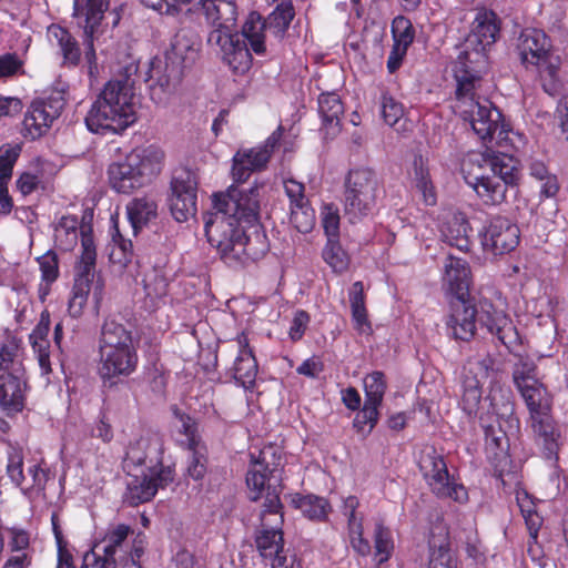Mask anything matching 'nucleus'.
Instances as JSON below:
<instances>
[{
  "instance_id": "nucleus-7",
  "label": "nucleus",
  "mask_w": 568,
  "mask_h": 568,
  "mask_svg": "<svg viewBox=\"0 0 568 568\" xmlns=\"http://www.w3.org/2000/svg\"><path fill=\"white\" fill-rule=\"evenodd\" d=\"M260 515L261 525L255 530L254 542L256 550L271 568H302L295 557L288 558L285 550L283 526V508L272 510L264 500Z\"/></svg>"
},
{
  "instance_id": "nucleus-21",
  "label": "nucleus",
  "mask_w": 568,
  "mask_h": 568,
  "mask_svg": "<svg viewBox=\"0 0 568 568\" xmlns=\"http://www.w3.org/2000/svg\"><path fill=\"white\" fill-rule=\"evenodd\" d=\"M477 321L489 334L496 336L509 352H514L520 345V336L511 318L503 311L496 310L491 303H480V310L477 311Z\"/></svg>"
},
{
  "instance_id": "nucleus-46",
  "label": "nucleus",
  "mask_w": 568,
  "mask_h": 568,
  "mask_svg": "<svg viewBox=\"0 0 568 568\" xmlns=\"http://www.w3.org/2000/svg\"><path fill=\"white\" fill-rule=\"evenodd\" d=\"M488 398L491 409L497 417L507 418L509 423L515 422L516 426L518 425L519 420L514 416L515 406L511 400L510 390L500 387L493 388Z\"/></svg>"
},
{
  "instance_id": "nucleus-19",
  "label": "nucleus",
  "mask_w": 568,
  "mask_h": 568,
  "mask_svg": "<svg viewBox=\"0 0 568 568\" xmlns=\"http://www.w3.org/2000/svg\"><path fill=\"white\" fill-rule=\"evenodd\" d=\"M185 11L186 16L201 11L206 23L212 27L209 33L226 36L234 32L237 21L235 0H195Z\"/></svg>"
},
{
  "instance_id": "nucleus-41",
  "label": "nucleus",
  "mask_w": 568,
  "mask_h": 568,
  "mask_svg": "<svg viewBox=\"0 0 568 568\" xmlns=\"http://www.w3.org/2000/svg\"><path fill=\"white\" fill-rule=\"evenodd\" d=\"M109 8V0H87L84 4L74 0V17L87 21V28L99 27L104 12Z\"/></svg>"
},
{
  "instance_id": "nucleus-55",
  "label": "nucleus",
  "mask_w": 568,
  "mask_h": 568,
  "mask_svg": "<svg viewBox=\"0 0 568 568\" xmlns=\"http://www.w3.org/2000/svg\"><path fill=\"white\" fill-rule=\"evenodd\" d=\"M145 294L151 298H160L165 294L166 283L161 270L152 267L146 271L142 278Z\"/></svg>"
},
{
  "instance_id": "nucleus-62",
  "label": "nucleus",
  "mask_w": 568,
  "mask_h": 568,
  "mask_svg": "<svg viewBox=\"0 0 568 568\" xmlns=\"http://www.w3.org/2000/svg\"><path fill=\"white\" fill-rule=\"evenodd\" d=\"M22 125V134L26 138H30L31 140L40 138L48 131V129L42 125L41 118H38L37 113L33 112L32 105L29 106L27 113L24 114Z\"/></svg>"
},
{
  "instance_id": "nucleus-53",
  "label": "nucleus",
  "mask_w": 568,
  "mask_h": 568,
  "mask_svg": "<svg viewBox=\"0 0 568 568\" xmlns=\"http://www.w3.org/2000/svg\"><path fill=\"white\" fill-rule=\"evenodd\" d=\"M131 531L130 526L120 524L110 529L104 538L105 545L100 546V551L108 557L115 558L118 551L122 547V542L128 538Z\"/></svg>"
},
{
  "instance_id": "nucleus-61",
  "label": "nucleus",
  "mask_w": 568,
  "mask_h": 568,
  "mask_svg": "<svg viewBox=\"0 0 568 568\" xmlns=\"http://www.w3.org/2000/svg\"><path fill=\"white\" fill-rule=\"evenodd\" d=\"M195 0H141V2L161 14L178 16L183 6L193 3Z\"/></svg>"
},
{
  "instance_id": "nucleus-18",
  "label": "nucleus",
  "mask_w": 568,
  "mask_h": 568,
  "mask_svg": "<svg viewBox=\"0 0 568 568\" xmlns=\"http://www.w3.org/2000/svg\"><path fill=\"white\" fill-rule=\"evenodd\" d=\"M283 134V128L280 125L264 142L263 145L239 151L233 158L232 174L237 183L245 182L252 172L261 171L266 168L271 155Z\"/></svg>"
},
{
  "instance_id": "nucleus-12",
  "label": "nucleus",
  "mask_w": 568,
  "mask_h": 568,
  "mask_svg": "<svg viewBox=\"0 0 568 568\" xmlns=\"http://www.w3.org/2000/svg\"><path fill=\"white\" fill-rule=\"evenodd\" d=\"M97 251L93 240L90 236H82V253L77 265V274L72 288V296L69 301V312L77 317L88 301V296L93 285V298L98 304L102 297L103 284L100 280L94 282L95 276Z\"/></svg>"
},
{
  "instance_id": "nucleus-4",
  "label": "nucleus",
  "mask_w": 568,
  "mask_h": 568,
  "mask_svg": "<svg viewBox=\"0 0 568 568\" xmlns=\"http://www.w3.org/2000/svg\"><path fill=\"white\" fill-rule=\"evenodd\" d=\"M163 161L164 152L159 146L136 148L123 161L109 166L110 184L119 193H131L158 175Z\"/></svg>"
},
{
  "instance_id": "nucleus-10",
  "label": "nucleus",
  "mask_w": 568,
  "mask_h": 568,
  "mask_svg": "<svg viewBox=\"0 0 568 568\" xmlns=\"http://www.w3.org/2000/svg\"><path fill=\"white\" fill-rule=\"evenodd\" d=\"M456 111L465 121H468L484 142H489L491 145L495 142L499 145L506 140L507 131L505 126L499 123L501 113L491 106V103L484 99L476 98V91L456 94Z\"/></svg>"
},
{
  "instance_id": "nucleus-13",
  "label": "nucleus",
  "mask_w": 568,
  "mask_h": 568,
  "mask_svg": "<svg viewBox=\"0 0 568 568\" xmlns=\"http://www.w3.org/2000/svg\"><path fill=\"white\" fill-rule=\"evenodd\" d=\"M138 362L136 349L99 352L98 375L108 398L118 390L128 389L125 378L136 371Z\"/></svg>"
},
{
  "instance_id": "nucleus-57",
  "label": "nucleus",
  "mask_w": 568,
  "mask_h": 568,
  "mask_svg": "<svg viewBox=\"0 0 568 568\" xmlns=\"http://www.w3.org/2000/svg\"><path fill=\"white\" fill-rule=\"evenodd\" d=\"M83 31H84V59L88 64V74L91 79H95L99 74V67L97 62V54L93 45V34L98 27H93L92 29L87 28V21L83 20Z\"/></svg>"
},
{
  "instance_id": "nucleus-25",
  "label": "nucleus",
  "mask_w": 568,
  "mask_h": 568,
  "mask_svg": "<svg viewBox=\"0 0 568 568\" xmlns=\"http://www.w3.org/2000/svg\"><path fill=\"white\" fill-rule=\"evenodd\" d=\"M443 288L446 293L459 298H468L471 284L469 264L459 257L448 255L443 264Z\"/></svg>"
},
{
  "instance_id": "nucleus-43",
  "label": "nucleus",
  "mask_w": 568,
  "mask_h": 568,
  "mask_svg": "<svg viewBox=\"0 0 568 568\" xmlns=\"http://www.w3.org/2000/svg\"><path fill=\"white\" fill-rule=\"evenodd\" d=\"M471 231L467 219L464 215H458L449 222L445 236L449 245L460 251H468L470 246L469 234Z\"/></svg>"
},
{
  "instance_id": "nucleus-63",
  "label": "nucleus",
  "mask_w": 568,
  "mask_h": 568,
  "mask_svg": "<svg viewBox=\"0 0 568 568\" xmlns=\"http://www.w3.org/2000/svg\"><path fill=\"white\" fill-rule=\"evenodd\" d=\"M22 125V134L26 138H30L31 140L40 138L48 131V129L42 125L41 118H38L37 113L33 112L32 105L29 106L27 113L24 114Z\"/></svg>"
},
{
  "instance_id": "nucleus-22",
  "label": "nucleus",
  "mask_w": 568,
  "mask_h": 568,
  "mask_svg": "<svg viewBox=\"0 0 568 568\" xmlns=\"http://www.w3.org/2000/svg\"><path fill=\"white\" fill-rule=\"evenodd\" d=\"M519 243V229L504 216H494L481 234V245L485 252L493 255H504Z\"/></svg>"
},
{
  "instance_id": "nucleus-31",
  "label": "nucleus",
  "mask_w": 568,
  "mask_h": 568,
  "mask_svg": "<svg viewBox=\"0 0 568 568\" xmlns=\"http://www.w3.org/2000/svg\"><path fill=\"white\" fill-rule=\"evenodd\" d=\"M132 332L114 320L104 322L99 341V352L134 351Z\"/></svg>"
},
{
  "instance_id": "nucleus-3",
  "label": "nucleus",
  "mask_w": 568,
  "mask_h": 568,
  "mask_svg": "<svg viewBox=\"0 0 568 568\" xmlns=\"http://www.w3.org/2000/svg\"><path fill=\"white\" fill-rule=\"evenodd\" d=\"M195 57L194 40L186 29L179 30L172 38L170 49L162 58L155 57L150 62L145 81L152 100L162 103L168 95L175 92L184 72V68Z\"/></svg>"
},
{
  "instance_id": "nucleus-29",
  "label": "nucleus",
  "mask_w": 568,
  "mask_h": 568,
  "mask_svg": "<svg viewBox=\"0 0 568 568\" xmlns=\"http://www.w3.org/2000/svg\"><path fill=\"white\" fill-rule=\"evenodd\" d=\"M530 426L537 443L542 446L545 456L548 459L555 457L560 445V432L551 416V412L530 417Z\"/></svg>"
},
{
  "instance_id": "nucleus-27",
  "label": "nucleus",
  "mask_w": 568,
  "mask_h": 568,
  "mask_svg": "<svg viewBox=\"0 0 568 568\" xmlns=\"http://www.w3.org/2000/svg\"><path fill=\"white\" fill-rule=\"evenodd\" d=\"M163 444L159 436L141 437L135 443L130 444L125 457L124 466H141L149 460L148 467L160 468L163 465Z\"/></svg>"
},
{
  "instance_id": "nucleus-48",
  "label": "nucleus",
  "mask_w": 568,
  "mask_h": 568,
  "mask_svg": "<svg viewBox=\"0 0 568 568\" xmlns=\"http://www.w3.org/2000/svg\"><path fill=\"white\" fill-rule=\"evenodd\" d=\"M0 371H3V373L24 374L19 358V346L14 339H8L0 346Z\"/></svg>"
},
{
  "instance_id": "nucleus-33",
  "label": "nucleus",
  "mask_w": 568,
  "mask_h": 568,
  "mask_svg": "<svg viewBox=\"0 0 568 568\" xmlns=\"http://www.w3.org/2000/svg\"><path fill=\"white\" fill-rule=\"evenodd\" d=\"M501 155L508 154L495 151L493 146H487L481 153H469L462 162V173L466 184L474 189V184L470 183V176L478 178V180L486 178L488 175L486 169H489L491 172V160Z\"/></svg>"
},
{
  "instance_id": "nucleus-36",
  "label": "nucleus",
  "mask_w": 568,
  "mask_h": 568,
  "mask_svg": "<svg viewBox=\"0 0 568 568\" xmlns=\"http://www.w3.org/2000/svg\"><path fill=\"white\" fill-rule=\"evenodd\" d=\"M518 389L528 407L530 417L551 412V397L542 384L539 382L524 384V387Z\"/></svg>"
},
{
  "instance_id": "nucleus-52",
  "label": "nucleus",
  "mask_w": 568,
  "mask_h": 568,
  "mask_svg": "<svg viewBox=\"0 0 568 568\" xmlns=\"http://www.w3.org/2000/svg\"><path fill=\"white\" fill-rule=\"evenodd\" d=\"M291 223L301 233L312 231L315 224V212L308 202L291 207Z\"/></svg>"
},
{
  "instance_id": "nucleus-56",
  "label": "nucleus",
  "mask_w": 568,
  "mask_h": 568,
  "mask_svg": "<svg viewBox=\"0 0 568 568\" xmlns=\"http://www.w3.org/2000/svg\"><path fill=\"white\" fill-rule=\"evenodd\" d=\"M190 459L186 467L187 475L194 480H201L206 474L205 448L202 445L190 447Z\"/></svg>"
},
{
  "instance_id": "nucleus-60",
  "label": "nucleus",
  "mask_w": 568,
  "mask_h": 568,
  "mask_svg": "<svg viewBox=\"0 0 568 568\" xmlns=\"http://www.w3.org/2000/svg\"><path fill=\"white\" fill-rule=\"evenodd\" d=\"M415 181L416 189L422 193L425 204L434 205L436 203V195L428 176V171L422 165L418 168L417 161H415Z\"/></svg>"
},
{
  "instance_id": "nucleus-17",
  "label": "nucleus",
  "mask_w": 568,
  "mask_h": 568,
  "mask_svg": "<svg viewBox=\"0 0 568 568\" xmlns=\"http://www.w3.org/2000/svg\"><path fill=\"white\" fill-rule=\"evenodd\" d=\"M233 355H236L232 366L234 379L245 388L253 387L257 375V362L244 333L235 341L225 343L217 356L222 362L227 363Z\"/></svg>"
},
{
  "instance_id": "nucleus-47",
  "label": "nucleus",
  "mask_w": 568,
  "mask_h": 568,
  "mask_svg": "<svg viewBox=\"0 0 568 568\" xmlns=\"http://www.w3.org/2000/svg\"><path fill=\"white\" fill-rule=\"evenodd\" d=\"M365 402L379 407L382 405L387 384L382 372L375 371L364 378Z\"/></svg>"
},
{
  "instance_id": "nucleus-34",
  "label": "nucleus",
  "mask_w": 568,
  "mask_h": 568,
  "mask_svg": "<svg viewBox=\"0 0 568 568\" xmlns=\"http://www.w3.org/2000/svg\"><path fill=\"white\" fill-rule=\"evenodd\" d=\"M126 213L133 233L136 234L139 230L156 217L158 205L150 197H135L128 203Z\"/></svg>"
},
{
  "instance_id": "nucleus-49",
  "label": "nucleus",
  "mask_w": 568,
  "mask_h": 568,
  "mask_svg": "<svg viewBox=\"0 0 568 568\" xmlns=\"http://www.w3.org/2000/svg\"><path fill=\"white\" fill-rule=\"evenodd\" d=\"M22 151L19 143H6L0 146V182L8 183L12 178L13 166Z\"/></svg>"
},
{
  "instance_id": "nucleus-54",
  "label": "nucleus",
  "mask_w": 568,
  "mask_h": 568,
  "mask_svg": "<svg viewBox=\"0 0 568 568\" xmlns=\"http://www.w3.org/2000/svg\"><path fill=\"white\" fill-rule=\"evenodd\" d=\"M392 36L394 44L409 48L415 38V30L409 19L397 16L392 22Z\"/></svg>"
},
{
  "instance_id": "nucleus-28",
  "label": "nucleus",
  "mask_w": 568,
  "mask_h": 568,
  "mask_svg": "<svg viewBox=\"0 0 568 568\" xmlns=\"http://www.w3.org/2000/svg\"><path fill=\"white\" fill-rule=\"evenodd\" d=\"M24 390V374L2 373L0 375V407L7 415H14L23 409Z\"/></svg>"
},
{
  "instance_id": "nucleus-40",
  "label": "nucleus",
  "mask_w": 568,
  "mask_h": 568,
  "mask_svg": "<svg viewBox=\"0 0 568 568\" xmlns=\"http://www.w3.org/2000/svg\"><path fill=\"white\" fill-rule=\"evenodd\" d=\"M57 568H75L70 554L61 555ZM81 568H116V558L108 557L100 551V545H95L91 551L83 556Z\"/></svg>"
},
{
  "instance_id": "nucleus-20",
  "label": "nucleus",
  "mask_w": 568,
  "mask_h": 568,
  "mask_svg": "<svg viewBox=\"0 0 568 568\" xmlns=\"http://www.w3.org/2000/svg\"><path fill=\"white\" fill-rule=\"evenodd\" d=\"M207 44L219 48L223 61L236 74H244L251 69L253 50L248 41L241 39L237 32L226 36L220 33H209Z\"/></svg>"
},
{
  "instance_id": "nucleus-8",
  "label": "nucleus",
  "mask_w": 568,
  "mask_h": 568,
  "mask_svg": "<svg viewBox=\"0 0 568 568\" xmlns=\"http://www.w3.org/2000/svg\"><path fill=\"white\" fill-rule=\"evenodd\" d=\"M491 174L486 178L470 176L474 191L486 205H500L509 195L515 196L519 183L518 161L511 155H501L491 160Z\"/></svg>"
},
{
  "instance_id": "nucleus-35",
  "label": "nucleus",
  "mask_w": 568,
  "mask_h": 568,
  "mask_svg": "<svg viewBox=\"0 0 568 568\" xmlns=\"http://www.w3.org/2000/svg\"><path fill=\"white\" fill-rule=\"evenodd\" d=\"M48 36L51 42L55 43L63 57V63L75 67L80 61V48L77 40L71 33L57 24H52L48 29Z\"/></svg>"
},
{
  "instance_id": "nucleus-39",
  "label": "nucleus",
  "mask_w": 568,
  "mask_h": 568,
  "mask_svg": "<svg viewBox=\"0 0 568 568\" xmlns=\"http://www.w3.org/2000/svg\"><path fill=\"white\" fill-rule=\"evenodd\" d=\"M31 105L37 116L41 118L42 125L49 130L52 122L60 116L65 101L61 92H54L47 98L36 99Z\"/></svg>"
},
{
  "instance_id": "nucleus-1",
  "label": "nucleus",
  "mask_w": 568,
  "mask_h": 568,
  "mask_svg": "<svg viewBox=\"0 0 568 568\" xmlns=\"http://www.w3.org/2000/svg\"><path fill=\"white\" fill-rule=\"evenodd\" d=\"M213 204L216 212L205 220V234L225 263L246 265L268 252L267 236L258 223L257 187L244 191L231 185L213 196Z\"/></svg>"
},
{
  "instance_id": "nucleus-24",
  "label": "nucleus",
  "mask_w": 568,
  "mask_h": 568,
  "mask_svg": "<svg viewBox=\"0 0 568 568\" xmlns=\"http://www.w3.org/2000/svg\"><path fill=\"white\" fill-rule=\"evenodd\" d=\"M477 308L469 298L450 302V312L446 320L448 334L455 338L468 342L475 335Z\"/></svg>"
},
{
  "instance_id": "nucleus-45",
  "label": "nucleus",
  "mask_w": 568,
  "mask_h": 568,
  "mask_svg": "<svg viewBox=\"0 0 568 568\" xmlns=\"http://www.w3.org/2000/svg\"><path fill=\"white\" fill-rule=\"evenodd\" d=\"M460 406L468 416H476L481 400V386L476 376L466 375L463 381Z\"/></svg>"
},
{
  "instance_id": "nucleus-44",
  "label": "nucleus",
  "mask_w": 568,
  "mask_h": 568,
  "mask_svg": "<svg viewBox=\"0 0 568 568\" xmlns=\"http://www.w3.org/2000/svg\"><path fill=\"white\" fill-rule=\"evenodd\" d=\"M3 445L7 454V475L16 486H21L26 478L23 477V450L21 447L12 445L0 437V446Z\"/></svg>"
},
{
  "instance_id": "nucleus-11",
  "label": "nucleus",
  "mask_w": 568,
  "mask_h": 568,
  "mask_svg": "<svg viewBox=\"0 0 568 568\" xmlns=\"http://www.w3.org/2000/svg\"><path fill=\"white\" fill-rule=\"evenodd\" d=\"M419 469L432 493L438 498H449L458 503L468 499L466 488L449 474L444 456L434 447L422 452Z\"/></svg>"
},
{
  "instance_id": "nucleus-6",
  "label": "nucleus",
  "mask_w": 568,
  "mask_h": 568,
  "mask_svg": "<svg viewBox=\"0 0 568 568\" xmlns=\"http://www.w3.org/2000/svg\"><path fill=\"white\" fill-rule=\"evenodd\" d=\"M379 181L368 168L349 170L344 181L343 213L352 224L371 215L377 204Z\"/></svg>"
},
{
  "instance_id": "nucleus-38",
  "label": "nucleus",
  "mask_w": 568,
  "mask_h": 568,
  "mask_svg": "<svg viewBox=\"0 0 568 568\" xmlns=\"http://www.w3.org/2000/svg\"><path fill=\"white\" fill-rule=\"evenodd\" d=\"M292 505L302 511L311 520H325L331 509L328 501L315 495L295 494L292 497Z\"/></svg>"
},
{
  "instance_id": "nucleus-50",
  "label": "nucleus",
  "mask_w": 568,
  "mask_h": 568,
  "mask_svg": "<svg viewBox=\"0 0 568 568\" xmlns=\"http://www.w3.org/2000/svg\"><path fill=\"white\" fill-rule=\"evenodd\" d=\"M323 258L334 270V272L342 273L348 267V255L342 248L336 239H328L327 244L323 250Z\"/></svg>"
},
{
  "instance_id": "nucleus-37",
  "label": "nucleus",
  "mask_w": 568,
  "mask_h": 568,
  "mask_svg": "<svg viewBox=\"0 0 568 568\" xmlns=\"http://www.w3.org/2000/svg\"><path fill=\"white\" fill-rule=\"evenodd\" d=\"M442 530L443 534L438 537L433 534L428 541L429 561L427 568H457L449 547L448 534L444 528Z\"/></svg>"
},
{
  "instance_id": "nucleus-59",
  "label": "nucleus",
  "mask_w": 568,
  "mask_h": 568,
  "mask_svg": "<svg viewBox=\"0 0 568 568\" xmlns=\"http://www.w3.org/2000/svg\"><path fill=\"white\" fill-rule=\"evenodd\" d=\"M38 263L41 271V278L47 285L52 284L59 276V261L58 255L53 251H48L40 257Z\"/></svg>"
},
{
  "instance_id": "nucleus-51",
  "label": "nucleus",
  "mask_w": 568,
  "mask_h": 568,
  "mask_svg": "<svg viewBox=\"0 0 568 568\" xmlns=\"http://www.w3.org/2000/svg\"><path fill=\"white\" fill-rule=\"evenodd\" d=\"M378 408L377 406L364 403L363 408L357 412L353 420V427L363 437L368 436L376 426L379 418Z\"/></svg>"
},
{
  "instance_id": "nucleus-26",
  "label": "nucleus",
  "mask_w": 568,
  "mask_h": 568,
  "mask_svg": "<svg viewBox=\"0 0 568 568\" xmlns=\"http://www.w3.org/2000/svg\"><path fill=\"white\" fill-rule=\"evenodd\" d=\"M501 21L496 12L483 8L476 11L470 26V31L466 37L467 45L484 47L489 49L500 34Z\"/></svg>"
},
{
  "instance_id": "nucleus-16",
  "label": "nucleus",
  "mask_w": 568,
  "mask_h": 568,
  "mask_svg": "<svg viewBox=\"0 0 568 568\" xmlns=\"http://www.w3.org/2000/svg\"><path fill=\"white\" fill-rule=\"evenodd\" d=\"M149 473L142 476H133L126 484L123 496L129 506H138L150 501L159 488H164L174 479V469L171 465L148 467Z\"/></svg>"
},
{
  "instance_id": "nucleus-5",
  "label": "nucleus",
  "mask_w": 568,
  "mask_h": 568,
  "mask_svg": "<svg viewBox=\"0 0 568 568\" xmlns=\"http://www.w3.org/2000/svg\"><path fill=\"white\" fill-rule=\"evenodd\" d=\"M282 457L277 447L266 446L258 458L253 460L247 474L246 485L253 501L264 497L266 506L272 510L283 508L280 499L282 493Z\"/></svg>"
},
{
  "instance_id": "nucleus-23",
  "label": "nucleus",
  "mask_w": 568,
  "mask_h": 568,
  "mask_svg": "<svg viewBox=\"0 0 568 568\" xmlns=\"http://www.w3.org/2000/svg\"><path fill=\"white\" fill-rule=\"evenodd\" d=\"M517 50L527 67H537L558 57L551 52L550 39L539 29H525L519 36Z\"/></svg>"
},
{
  "instance_id": "nucleus-2",
  "label": "nucleus",
  "mask_w": 568,
  "mask_h": 568,
  "mask_svg": "<svg viewBox=\"0 0 568 568\" xmlns=\"http://www.w3.org/2000/svg\"><path fill=\"white\" fill-rule=\"evenodd\" d=\"M136 73L138 65L131 62L104 85L85 116L91 132L118 133L136 121L133 103Z\"/></svg>"
},
{
  "instance_id": "nucleus-15",
  "label": "nucleus",
  "mask_w": 568,
  "mask_h": 568,
  "mask_svg": "<svg viewBox=\"0 0 568 568\" xmlns=\"http://www.w3.org/2000/svg\"><path fill=\"white\" fill-rule=\"evenodd\" d=\"M488 67L487 49L478 45H467L459 52L455 62V78L457 81L456 94L476 91L481 82V74Z\"/></svg>"
},
{
  "instance_id": "nucleus-42",
  "label": "nucleus",
  "mask_w": 568,
  "mask_h": 568,
  "mask_svg": "<svg viewBox=\"0 0 568 568\" xmlns=\"http://www.w3.org/2000/svg\"><path fill=\"white\" fill-rule=\"evenodd\" d=\"M559 65V57L537 65L541 88L550 97H557L561 93L562 84L558 77Z\"/></svg>"
},
{
  "instance_id": "nucleus-14",
  "label": "nucleus",
  "mask_w": 568,
  "mask_h": 568,
  "mask_svg": "<svg viewBox=\"0 0 568 568\" xmlns=\"http://www.w3.org/2000/svg\"><path fill=\"white\" fill-rule=\"evenodd\" d=\"M169 205L178 222H185L196 214L197 180L193 171L186 168L176 169L171 180Z\"/></svg>"
},
{
  "instance_id": "nucleus-32",
  "label": "nucleus",
  "mask_w": 568,
  "mask_h": 568,
  "mask_svg": "<svg viewBox=\"0 0 568 568\" xmlns=\"http://www.w3.org/2000/svg\"><path fill=\"white\" fill-rule=\"evenodd\" d=\"M50 331V314L44 310L40 314V320L31 334L29 335L30 344L34 354L37 355L39 366L43 374H50L52 372L50 362V344L48 341V334Z\"/></svg>"
},
{
  "instance_id": "nucleus-64",
  "label": "nucleus",
  "mask_w": 568,
  "mask_h": 568,
  "mask_svg": "<svg viewBox=\"0 0 568 568\" xmlns=\"http://www.w3.org/2000/svg\"><path fill=\"white\" fill-rule=\"evenodd\" d=\"M514 382L518 388L524 387V384H534L537 381L536 367L532 362L520 359L514 368Z\"/></svg>"
},
{
  "instance_id": "nucleus-30",
  "label": "nucleus",
  "mask_w": 568,
  "mask_h": 568,
  "mask_svg": "<svg viewBox=\"0 0 568 568\" xmlns=\"http://www.w3.org/2000/svg\"><path fill=\"white\" fill-rule=\"evenodd\" d=\"M318 113L326 136H336L341 132V119L344 114V105L339 95L335 92L322 93L318 97Z\"/></svg>"
},
{
  "instance_id": "nucleus-9",
  "label": "nucleus",
  "mask_w": 568,
  "mask_h": 568,
  "mask_svg": "<svg viewBox=\"0 0 568 568\" xmlns=\"http://www.w3.org/2000/svg\"><path fill=\"white\" fill-rule=\"evenodd\" d=\"M294 17L295 10L291 0L280 2L266 18L252 11L242 26L241 36L248 41L254 54L265 57L267 54L265 32L281 41Z\"/></svg>"
},
{
  "instance_id": "nucleus-58",
  "label": "nucleus",
  "mask_w": 568,
  "mask_h": 568,
  "mask_svg": "<svg viewBox=\"0 0 568 568\" xmlns=\"http://www.w3.org/2000/svg\"><path fill=\"white\" fill-rule=\"evenodd\" d=\"M375 549L379 557V562L388 560L394 548L392 532L383 524H376L375 527Z\"/></svg>"
}]
</instances>
